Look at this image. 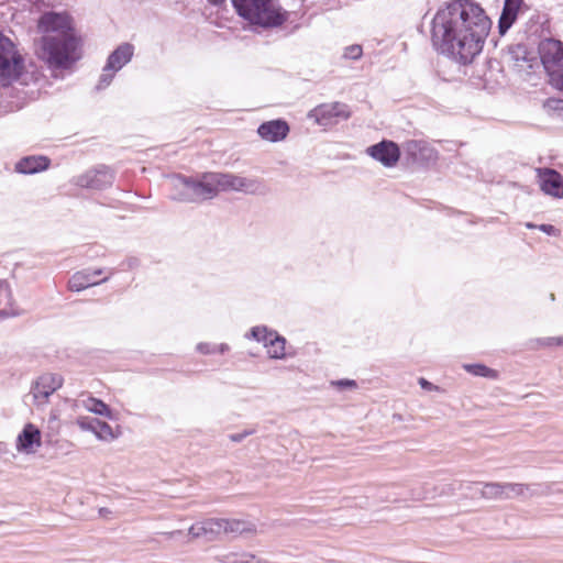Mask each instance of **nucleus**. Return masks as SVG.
<instances>
[{
    "mask_svg": "<svg viewBox=\"0 0 563 563\" xmlns=\"http://www.w3.org/2000/svg\"><path fill=\"white\" fill-rule=\"evenodd\" d=\"M492 21L472 0H454L432 20L431 40L438 52L467 65L482 52Z\"/></svg>",
    "mask_w": 563,
    "mask_h": 563,
    "instance_id": "obj_1",
    "label": "nucleus"
},
{
    "mask_svg": "<svg viewBox=\"0 0 563 563\" xmlns=\"http://www.w3.org/2000/svg\"><path fill=\"white\" fill-rule=\"evenodd\" d=\"M40 36L34 55L54 77L74 68L81 58L82 40L73 18L66 12L47 11L37 21Z\"/></svg>",
    "mask_w": 563,
    "mask_h": 563,
    "instance_id": "obj_2",
    "label": "nucleus"
},
{
    "mask_svg": "<svg viewBox=\"0 0 563 563\" xmlns=\"http://www.w3.org/2000/svg\"><path fill=\"white\" fill-rule=\"evenodd\" d=\"M173 200L199 203L214 198L218 191L216 173H202L197 176L176 174L170 177Z\"/></svg>",
    "mask_w": 563,
    "mask_h": 563,
    "instance_id": "obj_3",
    "label": "nucleus"
},
{
    "mask_svg": "<svg viewBox=\"0 0 563 563\" xmlns=\"http://www.w3.org/2000/svg\"><path fill=\"white\" fill-rule=\"evenodd\" d=\"M238 14L253 25L275 27L282 25L286 15L273 0H231Z\"/></svg>",
    "mask_w": 563,
    "mask_h": 563,
    "instance_id": "obj_4",
    "label": "nucleus"
},
{
    "mask_svg": "<svg viewBox=\"0 0 563 563\" xmlns=\"http://www.w3.org/2000/svg\"><path fill=\"white\" fill-rule=\"evenodd\" d=\"M539 55L550 85L563 92V43L544 38L539 44Z\"/></svg>",
    "mask_w": 563,
    "mask_h": 563,
    "instance_id": "obj_5",
    "label": "nucleus"
},
{
    "mask_svg": "<svg viewBox=\"0 0 563 563\" xmlns=\"http://www.w3.org/2000/svg\"><path fill=\"white\" fill-rule=\"evenodd\" d=\"M24 70V57L15 43L0 32V86L20 80Z\"/></svg>",
    "mask_w": 563,
    "mask_h": 563,
    "instance_id": "obj_6",
    "label": "nucleus"
},
{
    "mask_svg": "<svg viewBox=\"0 0 563 563\" xmlns=\"http://www.w3.org/2000/svg\"><path fill=\"white\" fill-rule=\"evenodd\" d=\"M135 47L133 44L124 42L117 46L108 56L102 73L96 85L98 91L108 88L113 81L117 73L123 69L133 58Z\"/></svg>",
    "mask_w": 563,
    "mask_h": 563,
    "instance_id": "obj_7",
    "label": "nucleus"
},
{
    "mask_svg": "<svg viewBox=\"0 0 563 563\" xmlns=\"http://www.w3.org/2000/svg\"><path fill=\"white\" fill-rule=\"evenodd\" d=\"M216 177L218 191L234 190L247 195H260L265 191V186L257 178L223 173H216Z\"/></svg>",
    "mask_w": 563,
    "mask_h": 563,
    "instance_id": "obj_8",
    "label": "nucleus"
},
{
    "mask_svg": "<svg viewBox=\"0 0 563 563\" xmlns=\"http://www.w3.org/2000/svg\"><path fill=\"white\" fill-rule=\"evenodd\" d=\"M114 181V173L104 165H99L86 173L76 176L73 184L87 189L104 190L112 186Z\"/></svg>",
    "mask_w": 563,
    "mask_h": 563,
    "instance_id": "obj_9",
    "label": "nucleus"
},
{
    "mask_svg": "<svg viewBox=\"0 0 563 563\" xmlns=\"http://www.w3.org/2000/svg\"><path fill=\"white\" fill-rule=\"evenodd\" d=\"M349 117L347 106L341 102L323 103L308 112V119L313 120L320 126H330L340 119Z\"/></svg>",
    "mask_w": 563,
    "mask_h": 563,
    "instance_id": "obj_10",
    "label": "nucleus"
},
{
    "mask_svg": "<svg viewBox=\"0 0 563 563\" xmlns=\"http://www.w3.org/2000/svg\"><path fill=\"white\" fill-rule=\"evenodd\" d=\"M402 153L409 163L428 164L438 157L437 151L426 141L408 140L402 143Z\"/></svg>",
    "mask_w": 563,
    "mask_h": 563,
    "instance_id": "obj_11",
    "label": "nucleus"
},
{
    "mask_svg": "<svg viewBox=\"0 0 563 563\" xmlns=\"http://www.w3.org/2000/svg\"><path fill=\"white\" fill-rule=\"evenodd\" d=\"M367 155L387 168L395 167L400 158V147L390 140H383L366 148Z\"/></svg>",
    "mask_w": 563,
    "mask_h": 563,
    "instance_id": "obj_12",
    "label": "nucleus"
},
{
    "mask_svg": "<svg viewBox=\"0 0 563 563\" xmlns=\"http://www.w3.org/2000/svg\"><path fill=\"white\" fill-rule=\"evenodd\" d=\"M63 378L56 374H44L38 377L32 387L33 398L37 405L47 402L48 397L60 388Z\"/></svg>",
    "mask_w": 563,
    "mask_h": 563,
    "instance_id": "obj_13",
    "label": "nucleus"
},
{
    "mask_svg": "<svg viewBox=\"0 0 563 563\" xmlns=\"http://www.w3.org/2000/svg\"><path fill=\"white\" fill-rule=\"evenodd\" d=\"M538 176L541 190L555 198L563 197V176L552 168H539Z\"/></svg>",
    "mask_w": 563,
    "mask_h": 563,
    "instance_id": "obj_14",
    "label": "nucleus"
},
{
    "mask_svg": "<svg viewBox=\"0 0 563 563\" xmlns=\"http://www.w3.org/2000/svg\"><path fill=\"white\" fill-rule=\"evenodd\" d=\"M188 533L195 539L203 537L212 541L223 533V518H209L198 521L189 528Z\"/></svg>",
    "mask_w": 563,
    "mask_h": 563,
    "instance_id": "obj_15",
    "label": "nucleus"
},
{
    "mask_svg": "<svg viewBox=\"0 0 563 563\" xmlns=\"http://www.w3.org/2000/svg\"><path fill=\"white\" fill-rule=\"evenodd\" d=\"M289 133V125L285 120L276 119L263 122L257 128V134L267 142L276 143L285 140Z\"/></svg>",
    "mask_w": 563,
    "mask_h": 563,
    "instance_id": "obj_16",
    "label": "nucleus"
},
{
    "mask_svg": "<svg viewBox=\"0 0 563 563\" xmlns=\"http://www.w3.org/2000/svg\"><path fill=\"white\" fill-rule=\"evenodd\" d=\"M102 274V269L98 268L95 271H80L75 273L68 280V289L70 291H81L84 289H87L89 287L99 285L101 283H104L109 279V277H104L101 280H96V277Z\"/></svg>",
    "mask_w": 563,
    "mask_h": 563,
    "instance_id": "obj_17",
    "label": "nucleus"
},
{
    "mask_svg": "<svg viewBox=\"0 0 563 563\" xmlns=\"http://www.w3.org/2000/svg\"><path fill=\"white\" fill-rule=\"evenodd\" d=\"M41 446V431L33 423H26L16 438V450L24 453H34Z\"/></svg>",
    "mask_w": 563,
    "mask_h": 563,
    "instance_id": "obj_18",
    "label": "nucleus"
},
{
    "mask_svg": "<svg viewBox=\"0 0 563 563\" xmlns=\"http://www.w3.org/2000/svg\"><path fill=\"white\" fill-rule=\"evenodd\" d=\"M51 159L44 155L25 156L15 163L14 170L23 175H33L46 170Z\"/></svg>",
    "mask_w": 563,
    "mask_h": 563,
    "instance_id": "obj_19",
    "label": "nucleus"
},
{
    "mask_svg": "<svg viewBox=\"0 0 563 563\" xmlns=\"http://www.w3.org/2000/svg\"><path fill=\"white\" fill-rule=\"evenodd\" d=\"M523 5V0H505L504 8L498 21L500 35H505L514 25Z\"/></svg>",
    "mask_w": 563,
    "mask_h": 563,
    "instance_id": "obj_20",
    "label": "nucleus"
},
{
    "mask_svg": "<svg viewBox=\"0 0 563 563\" xmlns=\"http://www.w3.org/2000/svg\"><path fill=\"white\" fill-rule=\"evenodd\" d=\"M508 56L514 65L518 68H523L525 64L529 68L532 67L531 62L534 59L533 54L529 52L528 47L523 44L511 45L508 48Z\"/></svg>",
    "mask_w": 563,
    "mask_h": 563,
    "instance_id": "obj_21",
    "label": "nucleus"
},
{
    "mask_svg": "<svg viewBox=\"0 0 563 563\" xmlns=\"http://www.w3.org/2000/svg\"><path fill=\"white\" fill-rule=\"evenodd\" d=\"M255 531V526L252 522L239 519H223V533L239 536L254 533Z\"/></svg>",
    "mask_w": 563,
    "mask_h": 563,
    "instance_id": "obj_22",
    "label": "nucleus"
},
{
    "mask_svg": "<svg viewBox=\"0 0 563 563\" xmlns=\"http://www.w3.org/2000/svg\"><path fill=\"white\" fill-rule=\"evenodd\" d=\"M78 406H81L86 410L112 419V410L109 408L107 404H104L102 400L93 398V397H87L84 399L78 400Z\"/></svg>",
    "mask_w": 563,
    "mask_h": 563,
    "instance_id": "obj_23",
    "label": "nucleus"
},
{
    "mask_svg": "<svg viewBox=\"0 0 563 563\" xmlns=\"http://www.w3.org/2000/svg\"><path fill=\"white\" fill-rule=\"evenodd\" d=\"M278 334L279 333L276 330L266 325H255L251 328L249 333L245 334V338L252 339L258 343H263L264 347L267 350L269 341H273V338Z\"/></svg>",
    "mask_w": 563,
    "mask_h": 563,
    "instance_id": "obj_24",
    "label": "nucleus"
},
{
    "mask_svg": "<svg viewBox=\"0 0 563 563\" xmlns=\"http://www.w3.org/2000/svg\"><path fill=\"white\" fill-rule=\"evenodd\" d=\"M286 339L278 334L273 338V341H269L268 349L266 351L267 356L272 360H284L287 356L286 353Z\"/></svg>",
    "mask_w": 563,
    "mask_h": 563,
    "instance_id": "obj_25",
    "label": "nucleus"
},
{
    "mask_svg": "<svg viewBox=\"0 0 563 563\" xmlns=\"http://www.w3.org/2000/svg\"><path fill=\"white\" fill-rule=\"evenodd\" d=\"M467 373L478 376V377H485L489 379H496L498 377V372L484 365L481 363L476 364H463L462 366Z\"/></svg>",
    "mask_w": 563,
    "mask_h": 563,
    "instance_id": "obj_26",
    "label": "nucleus"
},
{
    "mask_svg": "<svg viewBox=\"0 0 563 563\" xmlns=\"http://www.w3.org/2000/svg\"><path fill=\"white\" fill-rule=\"evenodd\" d=\"M217 560L221 563H252L255 555L247 552H229L217 555Z\"/></svg>",
    "mask_w": 563,
    "mask_h": 563,
    "instance_id": "obj_27",
    "label": "nucleus"
},
{
    "mask_svg": "<svg viewBox=\"0 0 563 563\" xmlns=\"http://www.w3.org/2000/svg\"><path fill=\"white\" fill-rule=\"evenodd\" d=\"M563 345V335L561 336H547L537 338L529 341L528 346L531 350H539L543 347H552Z\"/></svg>",
    "mask_w": 563,
    "mask_h": 563,
    "instance_id": "obj_28",
    "label": "nucleus"
},
{
    "mask_svg": "<svg viewBox=\"0 0 563 563\" xmlns=\"http://www.w3.org/2000/svg\"><path fill=\"white\" fill-rule=\"evenodd\" d=\"M476 485H482V483H477ZM504 492L503 483H485L483 484L479 494L486 499H497L503 498Z\"/></svg>",
    "mask_w": 563,
    "mask_h": 563,
    "instance_id": "obj_29",
    "label": "nucleus"
},
{
    "mask_svg": "<svg viewBox=\"0 0 563 563\" xmlns=\"http://www.w3.org/2000/svg\"><path fill=\"white\" fill-rule=\"evenodd\" d=\"M92 433L102 441H111L115 439L112 428L104 421L97 420Z\"/></svg>",
    "mask_w": 563,
    "mask_h": 563,
    "instance_id": "obj_30",
    "label": "nucleus"
},
{
    "mask_svg": "<svg viewBox=\"0 0 563 563\" xmlns=\"http://www.w3.org/2000/svg\"><path fill=\"white\" fill-rule=\"evenodd\" d=\"M503 489L505 490L503 498H512L525 495L530 489V486L525 484L503 483Z\"/></svg>",
    "mask_w": 563,
    "mask_h": 563,
    "instance_id": "obj_31",
    "label": "nucleus"
},
{
    "mask_svg": "<svg viewBox=\"0 0 563 563\" xmlns=\"http://www.w3.org/2000/svg\"><path fill=\"white\" fill-rule=\"evenodd\" d=\"M363 55V48L358 44L349 45L343 51V58L357 60Z\"/></svg>",
    "mask_w": 563,
    "mask_h": 563,
    "instance_id": "obj_32",
    "label": "nucleus"
},
{
    "mask_svg": "<svg viewBox=\"0 0 563 563\" xmlns=\"http://www.w3.org/2000/svg\"><path fill=\"white\" fill-rule=\"evenodd\" d=\"M97 420V418L79 417L76 423L81 430L92 432Z\"/></svg>",
    "mask_w": 563,
    "mask_h": 563,
    "instance_id": "obj_33",
    "label": "nucleus"
},
{
    "mask_svg": "<svg viewBox=\"0 0 563 563\" xmlns=\"http://www.w3.org/2000/svg\"><path fill=\"white\" fill-rule=\"evenodd\" d=\"M196 351L203 355L216 354V344L209 342H200L196 345Z\"/></svg>",
    "mask_w": 563,
    "mask_h": 563,
    "instance_id": "obj_34",
    "label": "nucleus"
},
{
    "mask_svg": "<svg viewBox=\"0 0 563 563\" xmlns=\"http://www.w3.org/2000/svg\"><path fill=\"white\" fill-rule=\"evenodd\" d=\"M331 385L338 387L339 389H352V388H356L357 384L355 380L353 379H339V380H333L331 382Z\"/></svg>",
    "mask_w": 563,
    "mask_h": 563,
    "instance_id": "obj_35",
    "label": "nucleus"
},
{
    "mask_svg": "<svg viewBox=\"0 0 563 563\" xmlns=\"http://www.w3.org/2000/svg\"><path fill=\"white\" fill-rule=\"evenodd\" d=\"M255 432H256V430L252 428V429H247L242 432H239V433H232L229 435V439L232 442H242L246 437L252 435Z\"/></svg>",
    "mask_w": 563,
    "mask_h": 563,
    "instance_id": "obj_36",
    "label": "nucleus"
},
{
    "mask_svg": "<svg viewBox=\"0 0 563 563\" xmlns=\"http://www.w3.org/2000/svg\"><path fill=\"white\" fill-rule=\"evenodd\" d=\"M538 229L548 235H556L558 229L552 224H540Z\"/></svg>",
    "mask_w": 563,
    "mask_h": 563,
    "instance_id": "obj_37",
    "label": "nucleus"
},
{
    "mask_svg": "<svg viewBox=\"0 0 563 563\" xmlns=\"http://www.w3.org/2000/svg\"><path fill=\"white\" fill-rule=\"evenodd\" d=\"M547 106L555 109V110H563V100L561 99H548Z\"/></svg>",
    "mask_w": 563,
    "mask_h": 563,
    "instance_id": "obj_38",
    "label": "nucleus"
},
{
    "mask_svg": "<svg viewBox=\"0 0 563 563\" xmlns=\"http://www.w3.org/2000/svg\"><path fill=\"white\" fill-rule=\"evenodd\" d=\"M419 385L421 386L422 389H426V390H437L438 389V386L433 385L432 383H430L429 380H427L423 377L419 378Z\"/></svg>",
    "mask_w": 563,
    "mask_h": 563,
    "instance_id": "obj_39",
    "label": "nucleus"
},
{
    "mask_svg": "<svg viewBox=\"0 0 563 563\" xmlns=\"http://www.w3.org/2000/svg\"><path fill=\"white\" fill-rule=\"evenodd\" d=\"M230 351V346L227 343L216 344V354H224Z\"/></svg>",
    "mask_w": 563,
    "mask_h": 563,
    "instance_id": "obj_40",
    "label": "nucleus"
},
{
    "mask_svg": "<svg viewBox=\"0 0 563 563\" xmlns=\"http://www.w3.org/2000/svg\"><path fill=\"white\" fill-rule=\"evenodd\" d=\"M463 487L462 483H453L448 485V493L454 492L456 488L461 489Z\"/></svg>",
    "mask_w": 563,
    "mask_h": 563,
    "instance_id": "obj_41",
    "label": "nucleus"
},
{
    "mask_svg": "<svg viewBox=\"0 0 563 563\" xmlns=\"http://www.w3.org/2000/svg\"><path fill=\"white\" fill-rule=\"evenodd\" d=\"M8 453H9L8 445L4 442H0V457H2L3 455H5Z\"/></svg>",
    "mask_w": 563,
    "mask_h": 563,
    "instance_id": "obj_42",
    "label": "nucleus"
},
{
    "mask_svg": "<svg viewBox=\"0 0 563 563\" xmlns=\"http://www.w3.org/2000/svg\"><path fill=\"white\" fill-rule=\"evenodd\" d=\"M181 534V530H175L170 532H164V536H166L168 539L174 538L175 536Z\"/></svg>",
    "mask_w": 563,
    "mask_h": 563,
    "instance_id": "obj_43",
    "label": "nucleus"
},
{
    "mask_svg": "<svg viewBox=\"0 0 563 563\" xmlns=\"http://www.w3.org/2000/svg\"><path fill=\"white\" fill-rule=\"evenodd\" d=\"M111 511L108 508H100L99 514L103 517L108 516Z\"/></svg>",
    "mask_w": 563,
    "mask_h": 563,
    "instance_id": "obj_44",
    "label": "nucleus"
},
{
    "mask_svg": "<svg viewBox=\"0 0 563 563\" xmlns=\"http://www.w3.org/2000/svg\"><path fill=\"white\" fill-rule=\"evenodd\" d=\"M211 4L213 5H220L222 4L225 0H208Z\"/></svg>",
    "mask_w": 563,
    "mask_h": 563,
    "instance_id": "obj_45",
    "label": "nucleus"
},
{
    "mask_svg": "<svg viewBox=\"0 0 563 563\" xmlns=\"http://www.w3.org/2000/svg\"><path fill=\"white\" fill-rule=\"evenodd\" d=\"M136 262H137V261H136L135 258H134V260H131V261L129 262V267H126V268H128V269H133V268H134L133 266H134V265H136Z\"/></svg>",
    "mask_w": 563,
    "mask_h": 563,
    "instance_id": "obj_46",
    "label": "nucleus"
},
{
    "mask_svg": "<svg viewBox=\"0 0 563 563\" xmlns=\"http://www.w3.org/2000/svg\"><path fill=\"white\" fill-rule=\"evenodd\" d=\"M526 228H528V229H538V225H536V224H533L531 222H527L526 223Z\"/></svg>",
    "mask_w": 563,
    "mask_h": 563,
    "instance_id": "obj_47",
    "label": "nucleus"
}]
</instances>
